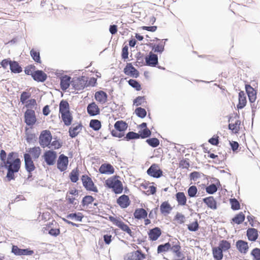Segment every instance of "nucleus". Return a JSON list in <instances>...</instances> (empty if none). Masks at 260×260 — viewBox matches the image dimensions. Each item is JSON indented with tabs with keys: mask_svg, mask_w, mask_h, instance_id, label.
Returning a JSON list of instances; mask_svg holds the SVG:
<instances>
[{
	"mask_svg": "<svg viewBox=\"0 0 260 260\" xmlns=\"http://www.w3.org/2000/svg\"><path fill=\"white\" fill-rule=\"evenodd\" d=\"M232 210L236 211L240 209V203L238 200L235 198L231 199L230 200Z\"/></svg>",
	"mask_w": 260,
	"mask_h": 260,
	"instance_id": "obj_58",
	"label": "nucleus"
},
{
	"mask_svg": "<svg viewBox=\"0 0 260 260\" xmlns=\"http://www.w3.org/2000/svg\"><path fill=\"white\" fill-rule=\"evenodd\" d=\"M139 138V134L135 133L134 132H129L127 134H126L125 136L124 137L123 140L127 141H129L133 140L138 139Z\"/></svg>",
	"mask_w": 260,
	"mask_h": 260,
	"instance_id": "obj_48",
	"label": "nucleus"
},
{
	"mask_svg": "<svg viewBox=\"0 0 260 260\" xmlns=\"http://www.w3.org/2000/svg\"><path fill=\"white\" fill-rule=\"evenodd\" d=\"M145 65L151 67H156L158 64V55L150 51L148 55L145 57Z\"/></svg>",
	"mask_w": 260,
	"mask_h": 260,
	"instance_id": "obj_11",
	"label": "nucleus"
},
{
	"mask_svg": "<svg viewBox=\"0 0 260 260\" xmlns=\"http://www.w3.org/2000/svg\"><path fill=\"white\" fill-rule=\"evenodd\" d=\"M175 196L179 205L184 206L186 205L187 199L183 192H178L175 194Z\"/></svg>",
	"mask_w": 260,
	"mask_h": 260,
	"instance_id": "obj_35",
	"label": "nucleus"
},
{
	"mask_svg": "<svg viewBox=\"0 0 260 260\" xmlns=\"http://www.w3.org/2000/svg\"><path fill=\"white\" fill-rule=\"evenodd\" d=\"M94 98L96 101L100 103H105L108 100V94L103 90H99L95 92Z\"/></svg>",
	"mask_w": 260,
	"mask_h": 260,
	"instance_id": "obj_28",
	"label": "nucleus"
},
{
	"mask_svg": "<svg viewBox=\"0 0 260 260\" xmlns=\"http://www.w3.org/2000/svg\"><path fill=\"white\" fill-rule=\"evenodd\" d=\"M70 112V106L67 100H62L59 104V114Z\"/></svg>",
	"mask_w": 260,
	"mask_h": 260,
	"instance_id": "obj_32",
	"label": "nucleus"
},
{
	"mask_svg": "<svg viewBox=\"0 0 260 260\" xmlns=\"http://www.w3.org/2000/svg\"><path fill=\"white\" fill-rule=\"evenodd\" d=\"M32 78L38 82H44L47 78V75L42 70H37L34 71Z\"/></svg>",
	"mask_w": 260,
	"mask_h": 260,
	"instance_id": "obj_15",
	"label": "nucleus"
},
{
	"mask_svg": "<svg viewBox=\"0 0 260 260\" xmlns=\"http://www.w3.org/2000/svg\"><path fill=\"white\" fill-rule=\"evenodd\" d=\"M138 134L139 139H146L151 136V132L148 128H146L139 131Z\"/></svg>",
	"mask_w": 260,
	"mask_h": 260,
	"instance_id": "obj_46",
	"label": "nucleus"
},
{
	"mask_svg": "<svg viewBox=\"0 0 260 260\" xmlns=\"http://www.w3.org/2000/svg\"><path fill=\"white\" fill-rule=\"evenodd\" d=\"M0 160V168H4L7 170L6 177L8 181L15 180V174L19 171L21 165L18 153L12 151L7 154L5 150L1 149Z\"/></svg>",
	"mask_w": 260,
	"mask_h": 260,
	"instance_id": "obj_1",
	"label": "nucleus"
},
{
	"mask_svg": "<svg viewBox=\"0 0 260 260\" xmlns=\"http://www.w3.org/2000/svg\"><path fill=\"white\" fill-rule=\"evenodd\" d=\"M219 187L214 183H211L206 187V191L208 194H213L217 191Z\"/></svg>",
	"mask_w": 260,
	"mask_h": 260,
	"instance_id": "obj_52",
	"label": "nucleus"
},
{
	"mask_svg": "<svg viewBox=\"0 0 260 260\" xmlns=\"http://www.w3.org/2000/svg\"><path fill=\"white\" fill-rule=\"evenodd\" d=\"M10 70L12 73L19 74L22 72V68L19 63L15 60H12L10 64Z\"/></svg>",
	"mask_w": 260,
	"mask_h": 260,
	"instance_id": "obj_34",
	"label": "nucleus"
},
{
	"mask_svg": "<svg viewBox=\"0 0 260 260\" xmlns=\"http://www.w3.org/2000/svg\"><path fill=\"white\" fill-rule=\"evenodd\" d=\"M148 235L150 240L155 241L157 240L161 235V230L158 227H155L149 230Z\"/></svg>",
	"mask_w": 260,
	"mask_h": 260,
	"instance_id": "obj_21",
	"label": "nucleus"
},
{
	"mask_svg": "<svg viewBox=\"0 0 260 260\" xmlns=\"http://www.w3.org/2000/svg\"><path fill=\"white\" fill-rule=\"evenodd\" d=\"M61 117L64 124L66 126H69L72 124L73 121V116L71 112L60 114Z\"/></svg>",
	"mask_w": 260,
	"mask_h": 260,
	"instance_id": "obj_33",
	"label": "nucleus"
},
{
	"mask_svg": "<svg viewBox=\"0 0 260 260\" xmlns=\"http://www.w3.org/2000/svg\"><path fill=\"white\" fill-rule=\"evenodd\" d=\"M11 252L17 256L31 255L34 253V251L30 248L21 249L14 245L12 246Z\"/></svg>",
	"mask_w": 260,
	"mask_h": 260,
	"instance_id": "obj_9",
	"label": "nucleus"
},
{
	"mask_svg": "<svg viewBox=\"0 0 260 260\" xmlns=\"http://www.w3.org/2000/svg\"><path fill=\"white\" fill-rule=\"evenodd\" d=\"M185 216L182 214L177 212L176 214L174 216V220L177 221L179 224H183L185 221Z\"/></svg>",
	"mask_w": 260,
	"mask_h": 260,
	"instance_id": "obj_63",
	"label": "nucleus"
},
{
	"mask_svg": "<svg viewBox=\"0 0 260 260\" xmlns=\"http://www.w3.org/2000/svg\"><path fill=\"white\" fill-rule=\"evenodd\" d=\"M36 69V67L34 64H29L24 68V73L27 75H30L32 77V75L34 73V71Z\"/></svg>",
	"mask_w": 260,
	"mask_h": 260,
	"instance_id": "obj_60",
	"label": "nucleus"
},
{
	"mask_svg": "<svg viewBox=\"0 0 260 260\" xmlns=\"http://www.w3.org/2000/svg\"><path fill=\"white\" fill-rule=\"evenodd\" d=\"M247 104V99L243 91H240L238 95V103L237 105L238 109H242L244 108Z\"/></svg>",
	"mask_w": 260,
	"mask_h": 260,
	"instance_id": "obj_25",
	"label": "nucleus"
},
{
	"mask_svg": "<svg viewBox=\"0 0 260 260\" xmlns=\"http://www.w3.org/2000/svg\"><path fill=\"white\" fill-rule=\"evenodd\" d=\"M200 226L197 219L187 225V229L190 232H196L199 229Z\"/></svg>",
	"mask_w": 260,
	"mask_h": 260,
	"instance_id": "obj_57",
	"label": "nucleus"
},
{
	"mask_svg": "<svg viewBox=\"0 0 260 260\" xmlns=\"http://www.w3.org/2000/svg\"><path fill=\"white\" fill-rule=\"evenodd\" d=\"M42 157L47 165L53 166L55 164L57 154L54 150H48L44 153Z\"/></svg>",
	"mask_w": 260,
	"mask_h": 260,
	"instance_id": "obj_6",
	"label": "nucleus"
},
{
	"mask_svg": "<svg viewBox=\"0 0 260 260\" xmlns=\"http://www.w3.org/2000/svg\"><path fill=\"white\" fill-rule=\"evenodd\" d=\"M116 202L122 209L126 208L131 204L129 197L125 194H123L119 197V198L117 199Z\"/></svg>",
	"mask_w": 260,
	"mask_h": 260,
	"instance_id": "obj_19",
	"label": "nucleus"
},
{
	"mask_svg": "<svg viewBox=\"0 0 260 260\" xmlns=\"http://www.w3.org/2000/svg\"><path fill=\"white\" fill-rule=\"evenodd\" d=\"M118 227L119 228H120L122 231L126 232L130 236L133 237V233L132 232L129 227L126 224H125L124 222H123L122 221H121L120 223L119 224V225Z\"/></svg>",
	"mask_w": 260,
	"mask_h": 260,
	"instance_id": "obj_50",
	"label": "nucleus"
},
{
	"mask_svg": "<svg viewBox=\"0 0 260 260\" xmlns=\"http://www.w3.org/2000/svg\"><path fill=\"white\" fill-rule=\"evenodd\" d=\"M236 247L238 250L243 254H246L248 251V242L243 240H238L236 243Z\"/></svg>",
	"mask_w": 260,
	"mask_h": 260,
	"instance_id": "obj_20",
	"label": "nucleus"
},
{
	"mask_svg": "<svg viewBox=\"0 0 260 260\" xmlns=\"http://www.w3.org/2000/svg\"><path fill=\"white\" fill-rule=\"evenodd\" d=\"M41 149L39 146H35L28 148L27 153L31 154L32 155V158L35 160L39 157L41 153Z\"/></svg>",
	"mask_w": 260,
	"mask_h": 260,
	"instance_id": "obj_30",
	"label": "nucleus"
},
{
	"mask_svg": "<svg viewBox=\"0 0 260 260\" xmlns=\"http://www.w3.org/2000/svg\"><path fill=\"white\" fill-rule=\"evenodd\" d=\"M181 246L180 245L171 247L170 250L175 254L176 256L178 257H181L183 255L181 251Z\"/></svg>",
	"mask_w": 260,
	"mask_h": 260,
	"instance_id": "obj_56",
	"label": "nucleus"
},
{
	"mask_svg": "<svg viewBox=\"0 0 260 260\" xmlns=\"http://www.w3.org/2000/svg\"><path fill=\"white\" fill-rule=\"evenodd\" d=\"M30 55L32 59L36 63H41L40 53L39 50H35L34 49H32L30 51Z\"/></svg>",
	"mask_w": 260,
	"mask_h": 260,
	"instance_id": "obj_45",
	"label": "nucleus"
},
{
	"mask_svg": "<svg viewBox=\"0 0 260 260\" xmlns=\"http://www.w3.org/2000/svg\"><path fill=\"white\" fill-rule=\"evenodd\" d=\"M217 247L219 248L223 252H225L231 248V244L229 241L221 240Z\"/></svg>",
	"mask_w": 260,
	"mask_h": 260,
	"instance_id": "obj_40",
	"label": "nucleus"
},
{
	"mask_svg": "<svg viewBox=\"0 0 260 260\" xmlns=\"http://www.w3.org/2000/svg\"><path fill=\"white\" fill-rule=\"evenodd\" d=\"M69 164L68 156L63 154H60L57 161V168L60 171L63 172L67 170Z\"/></svg>",
	"mask_w": 260,
	"mask_h": 260,
	"instance_id": "obj_12",
	"label": "nucleus"
},
{
	"mask_svg": "<svg viewBox=\"0 0 260 260\" xmlns=\"http://www.w3.org/2000/svg\"><path fill=\"white\" fill-rule=\"evenodd\" d=\"M67 218L75 220L77 221L82 222L84 217L83 214L81 212H74L69 213L66 216Z\"/></svg>",
	"mask_w": 260,
	"mask_h": 260,
	"instance_id": "obj_36",
	"label": "nucleus"
},
{
	"mask_svg": "<svg viewBox=\"0 0 260 260\" xmlns=\"http://www.w3.org/2000/svg\"><path fill=\"white\" fill-rule=\"evenodd\" d=\"M250 254L253 256V260H260V248H254L251 251Z\"/></svg>",
	"mask_w": 260,
	"mask_h": 260,
	"instance_id": "obj_62",
	"label": "nucleus"
},
{
	"mask_svg": "<svg viewBox=\"0 0 260 260\" xmlns=\"http://www.w3.org/2000/svg\"><path fill=\"white\" fill-rule=\"evenodd\" d=\"M246 236L249 241H255L258 237V231L256 229L249 228L246 231Z\"/></svg>",
	"mask_w": 260,
	"mask_h": 260,
	"instance_id": "obj_24",
	"label": "nucleus"
},
{
	"mask_svg": "<svg viewBox=\"0 0 260 260\" xmlns=\"http://www.w3.org/2000/svg\"><path fill=\"white\" fill-rule=\"evenodd\" d=\"M145 258V254L141 250L130 252L124 257L125 260H143Z\"/></svg>",
	"mask_w": 260,
	"mask_h": 260,
	"instance_id": "obj_14",
	"label": "nucleus"
},
{
	"mask_svg": "<svg viewBox=\"0 0 260 260\" xmlns=\"http://www.w3.org/2000/svg\"><path fill=\"white\" fill-rule=\"evenodd\" d=\"M147 174L153 178H159L163 175L162 171L156 164H152L147 170Z\"/></svg>",
	"mask_w": 260,
	"mask_h": 260,
	"instance_id": "obj_8",
	"label": "nucleus"
},
{
	"mask_svg": "<svg viewBox=\"0 0 260 260\" xmlns=\"http://www.w3.org/2000/svg\"><path fill=\"white\" fill-rule=\"evenodd\" d=\"M223 252L217 247L212 248V254L214 260H221L223 257Z\"/></svg>",
	"mask_w": 260,
	"mask_h": 260,
	"instance_id": "obj_38",
	"label": "nucleus"
},
{
	"mask_svg": "<svg viewBox=\"0 0 260 260\" xmlns=\"http://www.w3.org/2000/svg\"><path fill=\"white\" fill-rule=\"evenodd\" d=\"M121 56L124 61H125L128 58V46L127 45L123 46Z\"/></svg>",
	"mask_w": 260,
	"mask_h": 260,
	"instance_id": "obj_61",
	"label": "nucleus"
},
{
	"mask_svg": "<svg viewBox=\"0 0 260 260\" xmlns=\"http://www.w3.org/2000/svg\"><path fill=\"white\" fill-rule=\"evenodd\" d=\"M89 125L94 131H99L102 127L101 122L98 119L90 120Z\"/></svg>",
	"mask_w": 260,
	"mask_h": 260,
	"instance_id": "obj_43",
	"label": "nucleus"
},
{
	"mask_svg": "<svg viewBox=\"0 0 260 260\" xmlns=\"http://www.w3.org/2000/svg\"><path fill=\"white\" fill-rule=\"evenodd\" d=\"M197 192V187L195 185L190 186L187 189V194L190 198L196 197Z\"/></svg>",
	"mask_w": 260,
	"mask_h": 260,
	"instance_id": "obj_59",
	"label": "nucleus"
},
{
	"mask_svg": "<svg viewBox=\"0 0 260 260\" xmlns=\"http://www.w3.org/2000/svg\"><path fill=\"white\" fill-rule=\"evenodd\" d=\"M203 201L208 208L212 210H216L217 208V202L212 196L203 199Z\"/></svg>",
	"mask_w": 260,
	"mask_h": 260,
	"instance_id": "obj_26",
	"label": "nucleus"
},
{
	"mask_svg": "<svg viewBox=\"0 0 260 260\" xmlns=\"http://www.w3.org/2000/svg\"><path fill=\"white\" fill-rule=\"evenodd\" d=\"M171 246L169 243H165L160 244L157 246V252L158 253L165 252L170 250Z\"/></svg>",
	"mask_w": 260,
	"mask_h": 260,
	"instance_id": "obj_47",
	"label": "nucleus"
},
{
	"mask_svg": "<svg viewBox=\"0 0 260 260\" xmlns=\"http://www.w3.org/2000/svg\"><path fill=\"white\" fill-rule=\"evenodd\" d=\"M147 211L143 208H136L134 213V217L138 220L145 219L147 217Z\"/></svg>",
	"mask_w": 260,
	"mask_h": 260,
	"instance_id": "obj_27",
	"label": "nucleus"
},
{
	"mask_svg": "<svg viewBox=\"0 0 260 260\" xmlns=\"http://www.w3.org/2000/svg\"><path fill=\"white\" fill-rule=\"evenodd\" d=\"M165 43H164V44L160 43L158 44H154L151 43V44H150L149 47L150 48H151L152 50L154 52L161 53L162 52H164V51L165 50Z\"/></svg>",
	"mask_w": 260,
	"mask_h": 260,
	"instance_id": "obj_42",
	"label": "nucleus"
},
{
	"mask_svg": "<svg viewBox=\"0 0 260 260\" xmlns=\"http://www.w3.org/2000/svg\"><path fill=\"white\" fill-rule=\"evenodd\" d=\"M72 86L75 90H83L87 87V77L84 76H81L73 78L72 79Z\"/></svg>",
	"mask_w": 260,
	"mask_h": 260,
	"instance_id": "obj_4",
	"label": "nucleus"
},
{
	"mask_svg": "<svg viewBox=\"0 0 260 260\" xmlns=\"http://www.w3.org/2000/svg\"><path fill=\"white\" fill-rule=\"evenodd\" d=\"M52 140V136L49 130H43L41 132L39 138L40 146L44 148L46 147L50 148V143Z\"/></svg>",
	"mask_w": 260,
	"mask_h": 260,
	"instance_id": "obj_3",
	"label": "nucleus"
},
{
	"mask_svg": "<svg viewBox=\"0 0 260 260\" xmlns=\"http://www.w3.org/2000/svg\"><path fill=\"white\" fill-rule=\"evenodd\" d=\"M129 85L133 88H135L137 91H140L141 90V84L136 80L131 79L128 81Z\"/></svg>",
	"mask_w": 260,
	"mask_h": 260,
	"instance_id": "obj_51",
	"label": "nucleus"
},
{
	"mask_svg": "<svg viewBox=\"0 0 260 260\" xmlns=\"http://www.w3.org/2000/svg\"><path fill=\"white\" fill-rule=\"evenodd\" d=\"M208 142L212 145L217 146L219 143V137L217 135H214Z\"/></svg>",
	"mask_w": 260,
	"mask_h": 260,
	"instance_id": "obj_64",
	"label": "nucleus"
},
{
	"mask_svg": "<svg viewBox=\"0 0 260 260\" xmlns=\"http://www.w3.org/2000/svg\"><path fill=\"white\" fill-rule=\"evenodd\" d=\"M24 122L28 126H32L36 122L35 112L32 109H27L24 114Z\"/></svg>",
	"mask_w": 260,
	"mask_h": 260,
	"instance_id": "obj_7",
	"label": "nucleus"
},
{
	"mask_svg": "<svg viewBox=\"0 0 260 260\" xmlns=\"http://www.w3.org/2000/svg\"><path fill=\"white\" fill-rule=\"evenodd\" d=\"M24 168L27 172H33L36 169L35 164L31 155L29 153L23 154Z\"/></svg>",
	"mask_w": 260,
	"mask_h": 260,
	"instance_id": "obj_10",
	"label": "nucleus"
},
{
	"mask_svg": "<svg viewBox=\"0 0 260 260\" xmlns=\"http://www.w3.org/2000/svg\"><path fill=\"white\" fill-rule=\"evenodd\" d=\"M87 112L90 116L100 114V109L94 102L89 103L87 107Z\"/></svg>",
	"mask_w": 260,
	"mask_h": 260,
	"instance_id": "obj_22",
	"label": "nucleus"
},
{
	"mask_svg": "<svg viewBox=\"0 0 260 260\" xmlns=\"http://www.w3.org/2000/svg\"><path fill=\"white\" fill-rule=\"evenodd\" d=\"M146 142L151 147L156 148L159 145V140L155 138H150L146 140Z\"/></svg>",
	"mask_w": 260,
	"mask_h": 260,
	"instance_id": "obj_49",
	"label": "nucleus"
},
{
	"mask_svg": "<svg viewBox=\"0 0 260 260\" xmlns=\"http://www.w3.org/2000/svg\"><path fill=\"white\" fill-rule=\"evenodd\" d=\"M31 96V93L29 92L25 91H22L21 93L20 97V101L24 104L27 102V100H28Z\"/></svg>",
	"mask_w": 260,
	"mask_h": 260,
	"instance_id": "obj_55",
	"label": "nucleus"
},
{
	"mask_svg": "<svg viewBox=\"0 0 260 260\" xmlns=\"http://www.w3.org/2000/svg\"><path fill=\"white\" fill-rule=\"evenodd\" d=\"M114 126L117 131L125 132L128 127V124L123 120H118L115 123Z\"/></svg>",
	"mask_w": 260,
	"mask_h": 260,
	"instance_id": "obj_29",
	"label": "nucleus"
},
{
	"mask_svg": "<svg viewBox=\"0 0 260 260\" xmlns=\"http://www.w3.org/2000/svg\"><path fill=\"white\" fill-rule=\"evenodd\" d=\"M144 103H147L145 96H138L133 100V105L137 107L142 105Z\"/></svg>",
	"mask_w": 260,
	"mask_h": 260,
	"instance_id": "obj_54",
	"label": "nucleus"
},
{
	"mask_svg": "<svg viewBox=\"0 0 260 260\" xmlns=\"http://www.w3.org/2000/svg\"><path fill=\"white\" fill-rule=\"evenodd\" d=\"M99 171L102 174L111 175L114 173L115 170L110 163H104L99 168Z\"/></svg>",
	"mask_w": 260,
	"mask_h": 260,
	"instance_id": "obj_17",
	"label": "nucleus"
},
{
	"mask_svg": "<svg viewBox=\"0 0 260 260\" xmlns=\"http://www.w3.org/2000/svg\"><path fill=\"white\" fill-rule=\"evenodd\" d=\"M119 177L117 175L113 176L105 181V185L107 188L112 189L115 194H120L122 192L123 187Z\"/></svg>",
	"mask_w": 260,
	"mask_h": 260,
	"instance_id": "obj_2",
	"label": "nucleus"
},
{
	"mask_svg": "<svg viewBox=\"0 0 260 260\" xmlns=\"http://www.w3.org/2000/svg\"><path fill=\"white\" fill-rule=\"evenodd\" d=\"M245 216L242 212L237 214L232 219V221L237 224H241L245 220Z\"/></svg>",
	"mask_w": 260,
	"mask_h": 260,
	"instance_id": "obj_44",
	"label": "nucleus"
},
{
	"mask_svg": "<svg viewBox=\"0 0 260 260\" xmlns=\"http://www.w3.org/2000/svg\"><path fill=\"white\" fill-rule=\"evenodd\" d=\"M95 198L92 196L86 195L82 198L80 207H87L89 204L93 202Z\"/></svg>",
	"mask_w": 260,
	"mask_h": 260,
	"instance_id": "obj_37",
	"label": "nucleus"
},
{
	"mask_svg": "<svg viewBox=\"0 0 260 260\" xmlns=\"http://www.w3.org/2000/svg\"><path fill=\"white\" fill-rule=\"evenodd\" d=\"M241 121L237 120L235 123H229L228 125V128L232 131L234 134L239 133L240 129Z\"/></svg>",
	"mask_w": 260,
	"mask_h": 260,
	"instance_id": "obj_41",
	"label": "nucleus"
},
{
	"mask_svg": "<svg viewBox=\"0 0 260 260\" xmlns=\"http://www.w3.org/2000/svg\"><path fill=\"white\" fill-rule=\"evenodd\" d=\"M135 113L138 117L141 118H144L147 115L146 110L140 107H137L135 109Z\"/></svg>",
	"mask_w": 260,
	"mask_h": 260,
	"instance_id": "obj_53",
	"label": "nucleus"
},
{
	"mask_svg": "<svg viewBox=\"0 0 260 260\" xmlns=\"http://www.w3.org/2000/svg\"><path fill=\"white\" fill-rule=\"evenodd\" d=\"M83 187L86 190L98 192L99 190L97 187L95 185L91 178L87 175L84 174L81 178Z\"/></svg>",
	"mask_w": 260,
	"mask_h": 260,
	"instance_id": "obj_5",
	"label": "nucleus"
},
{
	"mask_svg": "<svg viewBox=\"0 0 260 260\" xmlns=\"http://www.w3.org/2000/svg\"><path fill=\"white\" fill-rule=\"evenodd\" d=\"M83 127L82 123H78L76 125L75 124H73L72 126L69 128V135L72 138H75L80 133V131H78L79 129L80 130Z\"/></svg>",
	"mask_w": 260,
	"mask_h": 260,
	"instance_id": "obj_23",
	"label": "nucleus"
},
{
	"mask_svg": "<svg viewBox=\"0 0 260 260\" xmlns=\"http://www.w3.org/2000/svg\"><path fill=\"white\" fill-rule=\"evenodd\" d=\"M123 73L133 78H137L139 76V72L133 66L132 63H127L123 69Z\"/></svg>",
	"mask_w": 260,
	"mask_h": 260,
	"instance_id": "obj_13",
	"label": "nucleus"
},
{
	"mask_svg": "<svg viewBox=\"0 0 260 260\" xmlns=\"http://www.w3.org/2000/svg\"><path fill=\"white\" fill-rule=\"evenodd\" d=\"M69 177L71 181L73 183H76L79 180V170L78 167L72 170Z\"/></svg>",
	"mask_w": 260,
	"mask_h": 260,
	"instance_id": "obj_39",
	"label": "nucleus"
},
{
	"mask_svg": "<svg viewBox=\"0 0 260 260\" xmlns=\"http://www.w3.org/2000/svg\"><path fill=\"white\" fill-rule=\"evenodd\" d=\"M245 90L250 104L255 102L256 99V91L250 84H245Z\"/></svg>",
	"mask_w": 260,
	"mask_h": 260,
	"instance_id": "obj_18",
	"label": "nucleus"
},
{
	"mask_svg": "<svg viewBox=\"0 0 260 260\" xmlns=\"http://www.w3.org/2000/svg\"><path fill=\"white\" fill-rule=\"evenodd\" d=\"M172 210V207L168 201L163 202L160 206V211L162 214H168Z\"/></svg>",
	"mask_w": 260,
	"mask_h": 260,
	"instance_id": "obj_31",
	"label": "nucleus"
},
{
	"mask_svg": "<svg viewBox=\"0 0 260 260\" xmlns=\"http://www.w3.org/2000/svg\"><path fill=\"white\" fill-rule=\"evenodd\" d=\"M70 76L65 75L60 78V86L63 91H66L70 87V84L72 85V80Z\"/></svg>",
	"mask_w": 260,
	"mask_h": 260,
	"instance_id": "obj_16",
	"label": "nucleus"
}]
</instances>
